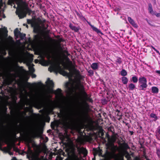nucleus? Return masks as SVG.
<instances>
[{
	"label": "nucleus",
	"instance_id": "obj_13",
	"mask_svg": "<svg viewBox=\"0 0 160 160\" xmlns=\"http://www.w3.org/2000/svg\"><path fill=\"white\" fill-rule=\"evenodd\" d=\"M128 87L130 90H133L135 88V86L134 84L131 83L128 85Z\"/></svg>",
	"mask_w": 160,
	"mask_h": 160
},
{
	"label": "nucleus",
	"instance_id": "obj_24",
	"mask_svg": "<svg viewBox=\"0 0 160 160\" xmlns=\"http://www.w3.org/2000/svg\"><path fill=\"white\" fill-rule=\"evenodd\" d=\"M156 16L158 17L160 16V13H157L156 14Z\"/></svg>",
	"mask_w": 160,
	"mask_h": 160
},
{
	"label": "nucleus",
	"instance_id": "obj_26",
	"mask_svg": "<svg viewBox=\"0 0 160 160\" xmlns=\"http://www.w3.org/2000/svg\"><path fill=\"white\" fill-rule=\"evenodd\" d=\"M156 72L158 74H160V70H158L156 71Z\"/></svg>",
	"mask_w": 160,
	"mask_h": 160
},
{
	"label": "nucleus",
	"instance_id": "obj_16",
	"mask_svg": "<svg viewBox=\"0 0 160 160\" xmlns=\"http://www.w3.org/2000/svg\"><path fill=\"white\" fill-rule=\"evenodd\" d=\"M132 82L134 83L137 82L138 81V78L136 76H133L132 78Z\"/></svg>",
	"mask_w": 160,
	"mask_h": 160
},
{
	"label": "nucleus",
	"instance_id": "obj_3",
	"mask_svg": "<svg viewBox=\"0 0 160 160\" xmlns=\"http://www.w3.org/2000/svg\"><path fill=\"white\" fill-rule=\"evenodd\" d=\"M138 82L141 84V89L144 90L147 87L146 78L144 77H141L139 78Z\"/></svg>",
	"mask_w": 160,
	"mask_h": 160
},
{
	"label": "nucleus",
	"instance_id": "obj_15",
	"mask_svg": "<svg viewBox=\"0 0 160 160\" xmlns=\"http://www.w3.org/2000/svg\"><path fill=\"white\" fill-rule=\"evenodd\" d=\"M70 26L72 30H74L75 31L77 32L78 31V29L77 28L74 26H72L71 25H70Z\"/></svg>",
	"mask_w": 160,
	"mask_h": 160
},
{
	"label": "nucleus",
	"instance_id": "obj_4",
	"mask_svg": "<svg viewBox=\"0 0 160 160\" xmlns=\"http://www.w3.org/2000/svg\"><path fill=\"white\" fill-rule=\"evenodd\" d=\"M93 153L94 156L98 155L101 156L102 154V150L100 148H94L93 149Z\"/></svg>",
	"mask_w": 160,
	"mask_h": 160
},
{
	"label": "nucleus",
	"instance_id": "obj_20",
	"mask_svg": "<svg viewBox=\"0 0 160 160\" xmlns=\"http://www.w3.org/2000/svg\"><path fill=\"white\" fill-rule=\"evenodd\" d=\"M152 48L155 50V51L158 53L160 54L159 52L153 46H151Z\"/></svg>",
	"mask_w": 160,
	"mask_h": 160
},
{
	"label": "nucleus",
	"instance_id": "obj_11",
	"mask_svg": "<svg viewBox=\"0 0 160 160\" xmlns=\"http://www.w3.org/2000/svg\"><path fill=\"white\" fill-rule=\"evenodd\" d=\"M90 26H91V27L92 28V29L95 32H97L98 33H101V32L100 31V30H99L98 28H97L96 27L94 26H93V25H90Z\"/></svg>",
	"mask_w": 160,
	"mask_h": 160
},
{
	"label": "nucleus",
	"instance_id": "obj_32",
	"mask_svg": "<svg viewBox=\"0 0 160 160\" xmlns=\"http://www.w3.org/2000/svg\"><path fill=\"white\" fill-rule=\"evenodd\" d=\"M14 8H15V5H14V6H13Z\"/></svg>",
	"mask_w": 160,
	"mask_h": 160
},
{
	"label": "nucleus",
	"instance_id": "obj_27",
	"mask_svg": "<svg viewBox=\"0 0 160 160\" xmlns=\"http://www.w3.org/2000/svg\"><path fill=\"white\" fill-rule=\"evenodd\" d=\"M32 78H35L36 77V75L34 74L32 75Z\"/></svg>",
	"mask_w": 160,
	"mask_h": 160
},
{
	"label": "nucleus",
	"instance_id": "obj_12",
	"mask_svg": "<svg viewBox=\"0 0 160 160\" xmlns=\"http://www.w3.org/2000/svg\"><path fill=\"white\" fill-rule=\"evenodd\" d=\"M122 83L124 84H126L128 82V79L127 77H123L122 78Z\"/></svg>",
	"mask_w": 160,
	"mask_h": 160
},
{
	"label": "nucleus",
	"instance_id": "obj_33",
	"mask_svg": "<svg viewBox=\"0 0 160 160\" xmlns=\"http://www.w3.org/2000/svg\"><path fill=\"white\" fill-rule=\"evenodd\" d=\"M26 27H28V25H26Z\"/></svg>",
	"mask_w": 160,
	"mask_h": 160
},
{
	"label": "nucleus",
	"instance_id": "obj_8",
	"mask_svg": "<svg viewBox=\"0 0 160 160\" xmlns=\"http://www.w3.org/2000/svg\"><path fill=\"white\" fill-rule=\"evenodd\" d=\"M128 20L129 22L133 26H137L136 24L134 22V20L132 19L130 17L128 18Z\"/></svg>",
	"mask_w": 160,
	"mask_h": 160
},
{
	"label": "nucleus",
	"instance_id": "obj_22",
	"mask_svg": "<svg viewBox=\"0 0 160 160\" xmlns=\"http://www.w3.org/2000/svg\"><path fill=\"white\" fill-rule=\"evenodd\" d=\"M2 0H0V8L2 6Z\"/></svg>",
	"mask_w": 160,
	"mask_h": 160
},
{
	"label": "nucleus",
	"instance_id": "obj_10",
	"mask_svg": "<svg viewBox=\"0 0 160 160\" xmlns=\"http://www.w3.org/2000/svg\"><path fill=\"white\" fill-rule=\"evenodd\" d=\"M92 68L94 70L97 69L98 67V64L97 63H93L91 65Z\"/></svg>",
	"mask_w": 160,
	"mask_h": 160
},
{
	"label": "nucleus",
	"instance_id": "obj_31",
	"mask_svg": "<svg viewBox=\"0 0 160 160\" xmlns=\"http://www.w3.org/2000/svg\"><path fill=\"white\" fill-rule=\"evenodd\" d=\"M88 23V24H89V25H91V24H90V23Z\"/></svg>",
	"mask_w": 160,
	"mask_h": 160
},
{
	"label": "nucleus",
	"instance_id": "obj_25",
	"mask_svg": "<svg viewBox=\"0 0 160 160\" xmlns=\"http://www.w3.org/2000/svg\"><path fill=\"white\" fill-rule=\"evenodd\" d=\"M9 154L10 155H12V152H10V151H9V152H8Z\"/></svg>",
	"mask_w": 160,
	"mask_h": 160
},
{
	"label": "nucleus",
	"instance_id": "obj_14",
	"mask_svg": "<svg viewBox=\"0 0 160 160\" xmlns=\"http://www.w3.org/2000/svg\"><path fill=\"white\" fill-rule=\"evenodd\" d=\"M121 74L122 76H124L127 75V73L125 70L123 69L121 71Z\"/></svg>",
	"mask_w": 160,
	"mask_h": 160
},
{
	"label": "nucleus",
	"instance_id": "obj_21",
	"mask_svg": "<svg viewBox=\"0 0 160 160\" xmlns=\"http://www.w3.org/2000/svg\"><path fill=\"white\" fill-rule=\"evenodd\" d=\"M149 11L150 13H152L153 12V10L151 6L149 8Z\"/></svg>",
	"mask_w": 160,
	"mask_h": 160
},
{
	"label": "nucleus",
	"instance_id": "obj_17",
	"mask_svg": "<svg viewBox=\"0 0 160 160\" xmlns=\"http://www.w3.org/2000/svg\"><path fill=\"white\" fill-rule=\"evenodd\" d=\"M150 117L152 118H153L157 120L158 118L155 114L154 113H151L150 115Z\"/></svg>",
	"mask_w": 160,
	"mask_h": 160
},
{
	"label": "nucleus",
	"instance_id": "obj_2",
	"mask_svg": "<svg viewBox=\"0 0 160 160\" xmlns=\"http://www.w3.org/2000/svg\"><path fill=\"white\" fill-rule=\"evenodd\" d=\"M18 0H16V3L17 4L18 7V8L17 9L16 13L17 15H18V16L20 18H22L25 16L26 14L23 12V11L22 9H19L18 7H19V4L18 2ZM15 1V0H9L8 3V4L12 5V3L13 2Z\"/></svg>",
	"mask_w": 160,
	"mask_h": 160
},
{
	"label": "nucleus",
	"instance_id": "obj_18",
	"mask_svg": "<svg viewBox=\"0 0 160 160\" xmlns=\"http://www.w3.org/2000/svg\"><path fill=\"white\" fill-rule=\"evenodd\" d=\"M17 30H16L14 31L15 35L17 38L18 37V35L19 34V33L16 32Z\"/></svg>",
	"mask_w": 160,
	"mask_h": 160
},
{
	"label": "nucleus",
	"instance_id": "obj_1",
	"mask_svg": "<svg viewBox=\"0 0 160 160\" xmlns=\"http://www.w3.org/2000/svg\"><path fill=\"white\" fill-rule=\"evenodd\" d=\"M49 69L50 72L54 71L55 72H58L61 74L65 76L67 74L63 70H62L58 63H55L52 65L50 67Z\"/></svg>",
	"mask_w": 160,
	"mask_h": 160
},
{
	"label": "nucleus",
	"instance_id": "obj_19",
	"mask_svg": "<svg viewBox=\"0 0 160 160\" xmlns=\"http://www.w3.org/2000/svg\"><path fill=\"white\" fill-rule=\"evenodd\" d=\"M157 153L158 156L160 157V150H157Z\"/></svg>",
	"mask_w": 160,
	"mask_h": 160
},
{
	"label": "nucleus",
	"instance_id": "obj_29",
	"mask_svg": "<svg viewBox=\"0 0 160 160\" xmlns=\"http://www.w3.org/2000/svg\"><path fill=\"white\" fill-rule=\"evenodd\" d=\"M12 160H17L16 159V158H13L12 159Z\"/></svg>",
	"mask_w": 160,
	"mask_h": 160
},
{
	"label": "nucleus",
	"instance_id": "obj_9",
	"mask_svg": "<svg viewBox=\"0 0 160 160\" xmlns=\"http://www.w3.org/2000/svg\"><path fill=\"white\" fill-rule=\"evenodd\" d=\"M152 91L153 93H158V92L159 89L157 87H153L152 88Z\"/></svg>",
	"mask_w": 160,
	"mask_h": 160
},
{
	"label": "nucleus",
	"instance_id": "obj_23",
	"mask_svg": "<svg viewBox=\"0 0 160 160\" xmlns=\"http://www.w3.org/2000/svg\"><path fill=\"white\" fill-rule=\"evenodd\" d=\"M29 69L31 72H33V68H29Z\"/></svg>",
	"mask_w": 160,
	"mask_h": 160
},
{
	"label": "nucleus",
	"instance_id": "obj_30",
	"mask_svg": "<svg viewBox=\"0 0 160 160\" xmlns=\"http://www.w3.org/2000/svg\"><path fill=\"white\" fill-rule=\"evenodd\" d=\"M158 132L160 134V129L158 130Z\"/></svg>",
	"mask_w": 160,
	"mask_h": 160
},
{
	"label": "nucleus",
	"instance_id": "obj_7",
	"mask_svg": "<svg viewBox=\"0 0 160 160\" xmlns=\"http://www.w3.org/2000/svg\"><path fill=\"white\" fill-rule=\"evenodd\" d=\"M12 148V146H10L8 147H4L2 149V150L4 152H8Z\"/></svg>",
	"mask_w": 160,
	"mask_h": 160
},
{
	"label": "nucleus",
	"instance_id": "obj_28",
	"mask_svg": "<svg viewBox=\"0 0 160 160\" xmlns=\"http://www.w3.org/2000/svg\"><path fill=\"white\" fill-rule=\"evenodd\" d=\"M84 151H85V154H87V150L85 149H84Z\"/></svg>",
	"mask_w": 160,
	"mask_h": 160
},
{
	"label": "nucleus",
	"instance_id": "obj_5",
	"mask_svg": "<svg viewBox=\"0 0 160 160\" xmlns=\"http://www.w3.org/2000/svg\"><path fill=\"white\" fill-rule=\"evenodd\" d=\"M55 94L59 99L61 98H64V97L62 96L61 94V90L60 89H58L55 92Z\"/></svg>",
	"mask_w": 160,
	"mask_h": 160
},
{
	"label": "nucleus",
	"instance_id": "obj_6",
	"mask_svg": "<svg viewBox=\"0 0 160 160\" xmlns=\"http://www.w3.org/2000/svg\"><path fill=\"white\" fill-rule=\"evenodd\" d=\"M47 86L48 88L52 87L53 86V82L52 81L48 79L46 82Z\"/></svg>",
	"mask_w": 160,
	"mask_h": 160
}]
</instances>
